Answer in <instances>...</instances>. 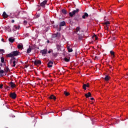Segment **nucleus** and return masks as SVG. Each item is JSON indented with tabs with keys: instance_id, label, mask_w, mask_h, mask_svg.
Masks as SVG:
<instances>
[{
	"instance_id": "0eeeda50",
	"label": "nucleus",
	"mask_w": 128,
	"mask_h": 128,
	"mask_svg": "<svg viewBox=\"0 0 128 128\" xmlns=\"http://www.w3.org/2000/svg\"><path fill=\"white\" fill-rule=\"evenodd\" d=\"M46 2H48V0H44L43 2H42L40 4L41 6H46Z\"/></svg>"
},
{
	"instance_id": "c85d7f7f",
	"label": "nucleus",
	"mask_w": 128,
	"mask_h": 128,
	"mask_svg": "<svg viewBox=\"0 0 128 128\" xmlns=\"http://www.w3.org/2000/svg\"><path fill=\"white\" fill-rule=\"evenodd\" d=\"M64 60H65V62H70V59L68 58H64Z\"/></svg>"
},
{
	"instance_id": "f257e3e1",
	"label": "nucleus",
	"mask_w": 128,
	"mask_h": 128,
	"mask_svg": "<svg viewBox=\"0 0 128 128\" xmlns=\"http://www.w3.org/2000/svg\"><path fill=\"white\" fill-rule=\"evenodd\" d=\"M19 54H20V52H18V51H14L9 54H8L6 55V57L12 58V56H18Z\"/></svg>"
},
{
	"instance_id": "7ed1b4c3",
	"label": "nucleus",
	"mask_w": 128,
	"mask_h": 128,
	"mask_svg": "<svg viewBox=\"0 0 128 128\" xmlns=\"http://www.w3.org/2000/svg\"><path fill=\"white\" fill-rule=\"evenodd\" d=\"M34 64L36 66H40V64H41L42 62L40 60H36L34 62Z\"/></svg>"
},
{
	"instance_id": "a211bd4d",
	"label": "nucleus",
	"mask_w": 128,
	"mask_h": 128,
	"mask_svg": "<svg viewBox=\"0 0 128 128\" xmlns=\"http://www.w3.org/2000/svg\"><path fill=\"white\" fill-rule=\"evenodd\" d=\"M8 40L10 42H14V40L12 38H9Z\"/></svg>"
},
{
	"instance_id": "6e6552de",
	"label": "nucleus",
	"mask_w": 128,
	"mask_h": 128,
	"mask_svg": "<svg viewBox=\"0 0 128 128\" xmlns=\"http://www.w3.org/2000/svg\"><path fill=\"white\" fill-rule=\"evenodd\" d=\"M2 16L4 18H6L8 16V14H6V13L5 12H4L2 14Z\"/></svg>"
},
{
	"instance_id": "e433bc0d",
	"label": "nucleus",
	"mask_w": 128,
	"mask_h": 128,
	"mask_svg": "<svg viewBox=\"0 0 128 128\" xmlns=\"http://www.w3.org/2000/svg\"><path fill=\"white\" fill-rule=\"evenodd\" d=\"M2 42H4V38L2 39Z\"/></svg>"
},
{
	"instance_id": "5701e85b",
	"label": "nucleus",
	"mask_w": 128,
	"mask_h": 128,
	"mask_svg": "<svg viewBox=\"0 0 128 128\" xmlns=\"http://www.w3.org/2000/svg\"><path fill=\"white\" fill-rule=\"evenodd\" d=\"M110 54H112V56H114V52L113 51H110Z\"/></svg>"
},
{
	"instance_id": "f704fd0d",
	"label": "nucleus",
	"mask_w": 128,
	"mask_h": 128,
	"mask_svg": "<svg viewBox=\"0 0 128 128\" xmlns=\"http://www.w3.org/2000/svg\"><path fill=\"white\" fill-rule=\"evenodd\" d=\"M91 100H94V98H90Z\"/></svg>"
},
{
	"instance_id": "4be33fe9",
	"label": "nucleus",
	"mask_w": 128,
	"mask_h": 128,
	"mask_svg": "<svg viewBox=\"0 0 128 128\" xmlns=\"http://www.w3.org/2000/svg\"><path fill=\"white\" fill-rule=\"evenodd\" d=\"M108 80H110V77L108 76H106L105 78V80L108 82Z\"/></svg>"
},
{
	"instance_id": "4468645a",
	"label": "nucleus",
	"mask_w": 128,
	"mask_h": 128,
	"mask_svg": "<svg viewBox=\"0 0 128 128\" xmlns=\"http://www.w3.org/2000/svg\"><path fill=\"white\" fill-rule=\"evenodd\" d=\"M92 38L94 40H98V36L96 35H94L92 36Z\"/></svg>"
},
{
	"instance_id": "9d476101",
	"label": "nucleus",
	"mask_w": 128,
	"mask_h": 128,
	"mask_svg": "<svg viewBox=\"0 0 128 128\" xmlns=\"http://www.w3.org/2000/svg\"><path fill=\"white\" fill-rule=\"evenodd\" d=\"M84 96H85L86 98H90V96H92V94H90V92H89L88 94H84Z\"/></svg>"
},
{
	"instance_id": "dca6fc26",
	"label": "nucleus",
	"mask_w": 128,
	"mask_h": 128,
	"mask_svg": "<svg viewBox=\"0 0 128 128\" xmlns=\"http://www.w3.org/2000/svg\"><path fill=\"white\" fill-rule=\"evenodd\" d=\"M68 52H72V49L70 46L68 47Z\"/></svg>"
},
{
	"instance_id": "c756f323",
	"label": "nucleus",
	"mask_w": 128,
	"mask_h": 128,
	"mask_svg": "<svg viewBox=\"0 0 128 128\" xmlns=\"http://www.w3.org/2000/svg\"><path fill=\"white\" fill-rule=\"evenodd\" d=\"M9 70H8V68L6 67V68H5V72H8Z\"/></svg>"
},
{
	"instance_id": "39448f33",
	"label": "nucleus",
	"mask_w": 128,
	"mask_h": 128,
	"mask_svg": "<svg viewBox=\"0 0 128 128\" xmlns=\"http://www.w3.org/2000/svg\"><path fill=\"white\" fill-rule=\"evenodd\" d=\"M90 86V84H84L83 88L86 90V88H88Z\"/></svg>"
},
{
	"instance_id": "b1692460",
	"label": "nucleus",
	"mask_w": 128,
	"mask_h": 128,
	"mask_svg": "<svg viewBox=\"0 0 128 128\" xmlns=\"http://www.w3.org/2000/svg\"><path fill=\"white\" fill-rule=\"evenodd\" d=\"M16 60H14L13 61V65L12 66L14 67L16 66Z\"/></svg>"
},
{
	"instance_id": "bb28decb",
	"label": "nucleus",
	"mask_w": 128,
	"mask_h": 128,
	"mask_svg": "<svg viewBox=\"0 0 128 128\" xmlns=\"http://www.w3.org/2000/svg\"><path fill=\"white\" fill-rule=\"evenodd\" d=\"M1 62H4V57L1 58Z\"/></svg>"
},
{
	"instance_id": "1a4fd4ad",
	"label": "nucleus",
	"mask_w": 128,
	"mask_h": 128,
	"mask_svg": "<svg viewBox=\"0 0 128 128\" xmlns=\"http://www.w3.org/2000/svg\"><path fill=\"white\" fill-rule=\"evenodd\" d=\"M53 64H54V62H52V61L50 62L48 64V67L52 68Z\"/></svg>"
},
{
	"instance_id": "aec40b11",
	"label": "nucleus",
	"mask_w": 128,
	"mask_h": 128,
	"mask_svg": "<svg viewBox=\"0 0 128 128\" xmlns=\"http://www.w3.org/2000/svg\"><path fill=\"white\" fill-rule=\"evenodd\" d=\"M64 94H65V96H70V93L68 92H66V91L64 92Z\"/></svg>"
},
{
	"instance_id": "cd10ccee",
	"label": "nucleus",
	"mask_w": 128,
	"mask_h": 128,
	"mask_svg": "<svg viewBox=\"0 0 128 128\" xmlns=\"http://www.w3.org/2000/svg\"><path fill=\"white\" fill-rule=\"evenodd\" d=\"M62 12L63 14H66V10H62Z\"/></svg>"
},
{
	"instance_id": "f8f14e48",
	"label": "nucleus",
	"mask_w": 128,
	"mask_h": 128,
	"mask_svg": "<svg viewBox=\"0 0 128 128\" xmlns=\"http://www.w3.org/2000/svg\"><path fill=\"white\" fill-rule=\"evenodd\" d=\"M46 50H44L41 51L42 54H46Z\"/></svg>"
},
{
	"instance_id": "2eb2a0df",
	"label": "nucleus",
	"mask_w": 128,
	"mask_h": 128,
	"mask_svg": "<svg viewBox=\"0 0 128 128\" xmlns=\"http://www.w3.org/2000/svg\"><path fill=\"white\" fill-rule=\"evenodd\" d=\"M10 86H11V88H14L16 86V84H14L12 82H10Z\"/></svg>"
},
{
	"instance_id": "72a5a7b5",
	"label": "nucleus",
	"mask_w": 128,
	"mask_h": 128,
	"mask_svg": "<svg viewBox=\"0 0 128 128\" xmlns=\"http://www.w3.org/2000/svg\"><path fill=\"white\" fill-rule=\"evenodd\" d=\"M24 24H28V22L26 21H24Z\"/></svg>"
},
{
	"instance_id": "423d86ee",
	"label": "nucleus",
	"mask_w": 128,
	"mask_h": 128,
	"mask_svg": "<svg viewBox=\"0 0 128 128\" xmlns=\"http://www.w3.org/2000/svg\"><path fill=\"white\" fill-rule=\"evenodd\" d=\"M49 98L50 100H56V96H54V94H52L50 96H49Z\"/></svg>"
},
{
	"instance_id": "2f4dec72",
	"label": "nucleus",
	"mask_w": 128,
	"mask_h": 128,
	"mask_svg": "<svg viewBox=\"0 0 128 128\" xmlns=\"http://www.w3.org/2000/svg\"><path fill=\"white\" fill-rule=\"evenodd\" d=\"M50 52H52V50H48V53L50 54Z\"/></svg>"
},
{
	"instance_id": "ddd939ff",
	"label": "nucleus",
	"mask_w": 128,
	"mask_h": 128,
	"mask_svg": "<svg viewBox=\"0 0 128 128\" xmlns=\"http://www.w3.org/2000/svg\"><path fill=\"white\" fill-rule=\"evenodd\" d=\"M88 16V13H84V15L82 16V18H86Z\"/></svg>"
},
{
	"instance_id": "9b49d317",
	"label": "nucleus",
	"mask_w": 128,
	"mask_h": 128,
	"mask_svg": "<svg viewBox=\"0 0 128 128\" xmlns=\"http://www.w3.org/2000/svg\"><path fill=\"white\" fill-rule=\"evenodd\" d=\"M4 71L0 70V76H4Z\"/></svg>"
},
{
	"instance_id": "7c9ffc66",
	"label": "nucleus",
	"mask_w": 128,
	"mask_h": 128,
	"mask_svg": "<svg viewBox=\"0 0 128 128\" xmlns=\"http://www.w3.org/2000/svg\"><path fill=\"white\" fill-rule=\"evenodd\" d=\"M76 31L77 32H79V31H80V28H79V27H78V28H76Z\"/></svg>"
},
{
	"instance_id": "20e7f679",
	"label": "nucleus",
	"mask_w": 128,
	"mask_h": 128,
	"mask_svg": "<svg viewBox=\"0 0 128 128\" xmlns=\"http://www.w3.org/2000/svg\"><path fill=\"white\" fill-rule=\"evenodd\" d=\"M10 96L12 98H16V93H10Z\"/></svg>"
},
{
	"instance_id": "393cba45",
	"label": "nucleus",
	"mask_w": 128,
	"mask_h": 128,
	"mask_svg": "<svg viewBox=\"0 0 128 128\" xmlns=\"http://www.w3.org/2000/svg\"><path fill=\"white\" fill-rule=\"evenodd\" d=\"M18 48H22V45L18 44Z\"/></svg>"
},
{
	"instance_id": "a878e982",
	"label": "nucleus",
	"mask_w": 128,
	"mask_h": 128,
	"mask_svg": "<svg viewBox=\"0 0 128 128\" xmlns=\"http://www.w3.org/2000/svg\"><path fill=\"white\" fill-rule=\"evenodd\" d=\"M0 52L1 54H3L4 52V50L2 49L0 50Z\"/></svg>"
},
{
	"instance_id": "c9c22d12",
	"label": "nucleus",
	"mask_w": 128,
	"mask_h": 128,
	"mask_svg": "<svg viewBox=\"0 0 128 128\" xmlns=\"http://www.w3.org/2000/svg\"><path fill=\"white\" fill-rule=\"evenodd\" d=\"M12 22H14V20H12Z\"/></svg>"
},
{
	"instance_id": "473e14b6",
	"label": "nucleus",
	"mask_w": 128,
	"mask_h": 128,
	"mask_svg": "<svg viewBox=\"0 0 128 128\" xmlns=\"http://www.w3.org/2000/svg\"><path fill=\"white\" fill-rule=\"evenodd\" d=\"M2 86H4V85L2 84H1L0 85V88H2Z\"/></svg>"
},
{
	"instance_id": "f3484780",
	"label": "nucleus",
	"mask_w": 128,
	"mask_h": 128,
	"mask_svg": "<svg viewBox=\"0 0 128 128\" xmlns=\"http://www.w3.org/2000/svg\"><path fill=\"white\" fill-rule=\"evenodd\" d=\"M66 24V22H62L60 23V26H64Z\"/></svg>"
},
{
	"instance_id": "6ab92c4d",
	"label": "nucleus",
	"mask_w": 128,
	"mask_h": 128,
	"mask_svg": "<svg viewBox=\"0 0 128 128\" xmlns=\"http://www.w3.org/2000/svg\"><path fill=\"white\" fill-rule=\"evenodd\" d=\"M104 24L106 25V26L108 28L110 26V22H106L104 23Z\"/></svg>"
},
{
	"instance_id": "412c9836",
	"label": "nucleus",
	"mask_w": 128,
	"mask_h": 128,
	"mask_svg": "<svg viewBox=\"0 0 128 128\" xmlns=\"http://www.w3.org/2000/svg\"><path fill=\"white\" fill-rule=\"evenodd\" d=\"M32 52V48H29L27 50V53L28 54H30V52Z\"/></svg>"
},
{
	"instance_id": "f03ea898",
	"label": "nucleus",
	"mask_w": 128,
	"mask_h": 128,
	"mask_svg": "<svg viewBox=\"0 0 128 128\" xmlns=\"http://www.w3.org/2000/svg\"><path fill=\"white\" fill-rule=\"evenodd\" d=\"M78 12H80V10L78 9H76V10H74V11H72V12H70L69 14L70 16H74L76 14H78Z\"/></svg>"
}]
</instances>
